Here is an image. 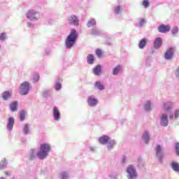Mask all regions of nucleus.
Segmentation results:
<instances>
[{
    "label": "nucleus",
    "instance_id": "obj_1",
    "mask_svg": "<svg viewBox=\"0 0 179 179\" xmlns=\"http://www.w3.org/2000/svg\"><path fill=\"white\" fill-rule=\"evenodd\" d=\"M78 32H76V29H71L70 34L67 36L66 39V45L67 48H71L75 45V43L76 42V39L78 38Z\"/></svg>",
    "mask_w": 179,
    "mask_h": 179
},
{
    "label": "nucleus",
    "instance_id": "obj_2",
    "mask_svg": "<svg viewBox=\"0 0 179 179\" xmlns=\"http://www.w3.org/2000/svg\"><path fill=\"white\" fill-rule=\"evenodd\" d=\"M51 150V147L50 144L43 143L40 146V150L38 152V157L43 160L45 159L46 156H48V152Z\"/></svg>",
    "mask_w": 179,
    "mask_h": 179
},
{
    "label": "nucleus",
    "instance_id": "obj_3",
    "mask_svg": "<svg viewBox=\"0 0 179 179\" xmlns=\"http://www.w3.org/2000/svg\"><path fill=\"white\" fill-rule=\"evenodd\" d=\"M99 143H101V145H106V143H108V149H109V150L113 149L114 145H115L114 140H111L108 136H103L100 137Z\"/></svg>",
    "mask_w": 179,
    "mask_h": 179
},
{
    "label": "nucleus",
    "instance_id": "obj_4",
    "mask_svg": "<svg viewBox=\"0 0 179 179\" xmlns=\"http://www.w3.org/2000/svg\"><path fill=\"white\" fill-rule=\"evenodd\" d=\"M30 89V85L27 81L22 83L20 86V94L22 96H26L29 93Z\"/></svg>",
    "mask_w": 179,
    "mask_h": 179
},
{
    "label": "nucleus",
    "instance_id": "obj_5",
    "mask_svg": "<svg viewBox=\"0 0 179 179\" xmlns=\"http://www.w3.org/2000/svg\"><path fill=\"white\" fill-rule=\"evenodd\" d=\"M127 173H128L129 179L136 178V171L135 170L134 166L129 165L127 167Z\"/></svg>",
    "mask_w": 179,
    "mask_h": 179
},
{
    "label": "nucleus",
    "instance_id": "obj_6",
    "mask_svg": "<svg viewBox=\"0 0 179 179\" xmlns=\"http://www.w3.org/2000/svg\"><path fill=\"white\" fill-rule=\"evenodd\" d=\"M174 51H176V49H174V48H169L165 52V59H171V58H173L174 55Z\"/></svg>",
    "mask_w": 179,
    "mask_h": 179
},
{
    "label": "nucleus",
    "instance_id": "obj_7",
    "mask_svg": "<svg viewBox=\"0 0 179 179\" xmlns=\"http://www.w3.org/2000/svg\"><path fill=\"white\" fill-rule=\"evenodd\" d=\"M171 30V27H170V25H164V24H161L158 27V31L159 33H167Z\"/></svg>",
    "mask_w": 179,
    "mask_h": 179
},
{
    "label": "nucleus",
    "instance_id": "obj_8",
    "mask_svg": "<svg viewBox=\"0 0 179 179\" xmlns=\"http://www.w3.org/2000/svg\"><path fill=\"white\" fill-rule=\"evenodd\" d=\"M37 12L34 11V10H31L27 14V17L31 20H33L34 19L37 20Z\"/></svg>",
    "mask_w": 179,
    "mask_h": 179
},
{
    "label": "nucleus",
    "instance_id": "obj_9",
    "mask_svg": "<svg viewBox=\"0 0 179 179\" xmlns=\"http://www.w3.org/2000/svg\"><path fill=\"white\" fill-rule=\"evenodd\" d=\"M69 22L70 24H74V26H79V20L76 18V15H71L69 18Z\"/></svg>",
    "mask_w": 179,
    "mask_h": 179
},
{
    "label": "nucleus",
    "instance_id": "obj_10",
    "mask_svg": "<svg viewBox=\"0 0 179 179\" xmlns=\"http://www.w3.org/2000/svg\"><path fill=\"white\" fill-rule=\"evenodd\" d=\"M161 125H162V127H167V125H169V119L167 118V115L163 114L162 115Z\"/></svg>",
    "mask_w": 179,
    "mask_h": 179
},
{
    "label": "nucleus",
    "instance_id": "obj_11",
    "mask_svg": "<svg viewBox=\"0 0 179 179\" xmlns=\"http://www.w3.org/2000/svg\"><path fill=\"white\" fill-rule=\"evenodd\" d=\"M61 113H59V110L57 107L53 108V117L56 121L59 120V117Z\"/></svg>",
    "mask_w": 179,
    "mask_h": 179
},
{
    "label": "nucleus",
    "instance_id": "obj_12",
    "mask_svg": "<svg viewBox=\"0 0 179 179\" xmlns=\"http://www.w3.org/2000/svg\"><path fill=\"white\" fill-rule=\"evenodd\" d=\"M15 124V119L13 117L8 118L7 128L9 131H12L13 129V125Z\"/></svg>",
    "mask_w": 179,
    "mask_h": 179
},
{
    "label": "nucleus",
    "instance_id": "obj_13",
    "mask_svg": "<svg viewBox=\"0 0 179 179\" xmlns=\"http://www.w3.org/2000/svg\"><path fill=\"white\" fill-rule=\"evenodd\" d=\"M97 103H98L97 99H96L93 96L88 97V104L89 106H91V107H94V106H96Z\"/></svg>",
    "mask_w": 179,
    "mask_h": 179
},
{
    "label": "nucleus",
    "instance_id": "obj_14",
    "mask_svg": "<svg viewBox=\"0 0 179 179\" xmlns=\"http://www.w3.org/2000/svg\"><path fill=\"white\" fill-rule=\"evenodd\" d=\"M155 48H160L162 47V38H157L154 42Z\"/></svg>",
    "mask_w": 179,
    "mask_h": 179
},
{
    "label": "nucleus",
    "instance_id": "obj_15",
    "mask_svg": "<svg viewBox=\"0 0 179 179\" xmlns=\"http://www.w3.org/2000/svg\"><path fill=\"white\" fill-rule=\"evenodd\" d=\"M148 44V42L146 41L145 38H143L140 41L139 43H138V47L141 49H143L146 47Z\"/></svg>",
    "mask_w": 179,
    "mask_h": 179
},
{
    "label": "nucleus",
    "instance_id": "obj_16",
    "mask_svg": "<svg viewBox=\"0 0 179 179\" xmlns=\"http://www.w3.org/2000/svg\"><path fill=\"white\" fill-rule=\"evenodd\" d=\"M8 166V161H6V158H3L1 162H0V170H3L5 167Z\"/></svg>",
    "mask_w": 179,
    "mask_h": 179
},
{
    "label": "nucleus",
    "instance_id": "obj_17",
    "mask_svg": "<svg viewBox=\"0 0 179 179\" xmlns=\"http://www.w3.org/2000/svg\"><path fill=\"white\" fill-rule=\"evenodd\" d=\"M94 75H96V76L100 75V73H101V66L97 65L96 66H95L94 69Z\"/></svg>",
    "mask_w": 179,
    "mask_h": 179
},
{
    "label": "nucleus",
    "instance_id": "obj_18",
    "mask_svg": "<svg viewBox=\"0 0 179 179\" xmlns=\"http://www.w3.org/2000/svg\"><path fill=\"white\" fill-rule=\"evenodd\" d=\"M171 167L174 171H176V172L179 171V164L178 163H177L176 162H173L171 163Z\"/></svg>",
    "mask_w": 179,
    "mask_h": 179
},
{
    "label": "nucleus",
    "instance_id": "obj_19",
    "mask_svg": "<svg viewBox=\"0 0 179 179\" xmlns=\"http://www.w3.org/2000/svg\"><path fill=\"white\" fill-rule=\"evenodd\" d=\"M87 61L89 64H92L94 62V56L92 54H90L87 57Z\"/></svg>",
    "mask_w": 179,
    "mask_h": 179
},
{
    "label": "nucleus",
    "instance_id": "obj_20",
    "mask_svg": "<svg viewBox=\"0 0 179 179\" xmlns=\"http://www.w3.org/2000/svg\"><path fill=\"white\" fill-rule=\"evenodd\" d=\"M95 87L96 89H99V90H104V85H103V84H101V83L97 81L95 83Z\"/></svg>",
    "mask_w": 179,
    "mask_h": 179
},
{
    "label": "nucleus",
    "instance_id": "obj_21",
    "mask_svg": "<svg viewBox=\"0 0 179 179\" xmlns=\"http://www.w3.org/2000/svg\"><path fill=\"white\" fill-rule=\"evenodd\" d=\"M122 69V67L120 65L117 66L116 67L114 68L113 71V75H117L120 71Z\"/></svg>",
    "mask_w": 179,
    "mask_h": 179
},
{
    "label": "nucleus",
    "instance_id": "obj_22",
    "mask_svg": "<svg viewBox=\"0 0 179 179\" xmlns=\"http://www.w3.org/2000/svg\"><path fill=\"white\" fill-rule=\"evenodd\" d=\"M164 111H170L171 110V103H166L164 104Z\"/></svg>",
    "mask_w": 179,
    "mask_h": 179
},
{
    "label": "nucleus",
    "instance_id": "obj_23",
    "mask_svg": "<svg viewBox=\"0 0 179 179\" xmlns=\"http://www.w3.org/2000/svg\"><path fill=\"white\" fill-rule=\"evenodd\" d=\"M10 107L12 111H16V110H17V102H13V103L10 104Z\"/></svg>",
    "mask_w": 179,
    "mask_h": 179
},
{
    "label": "nucleus",
    "instance_id": "obj_24",
    "mask_svg": "<svg viewBox=\"0 0 179 179\" xmlns=\"http://www.w3.org/2000/svg\"><path fill=\"white\" fill-rule=\"evenodd\" d=\"M2 97L3 100H8L10 97V92L6 91L3 93Z\"/></svg>",
    "mask_w": 179,
    "mask_h": 179
},
{
    "label": "nucleus",
    "instance_id": "obj_25",
    "mask_svg": "<svg viewBox=\"0 0 179 179\" xmlns=\"http://www.w3.org/2000/svg\"><path fill=\"white\" fill-rule=\"evenodd\" d=\"M87 27H93V26H96V20H94V19H91L87 24Z\"/></svg>",
    "mask_w": 179,
    "mask_h": 179
},
{
    "label": "nucleus",
    "instance_id": "obj_26",
    "mask_svg": "<svg viewBox=\"0 0 179 179\" xmlns=\"http://www.w3.org/2000/svg\"><path fill=\"white\" fill-rule=\"evenodd\" d=\"M143 138L144 141H145V143H148L149 142V133L145 131L144 134L143 135Z\"/></svg>",
    "mask_w": 179,
    "mask_h": 179
},
{
    "label": "nucleus",
    "instance_id": "obj_27",
    "mask_svg": "<svg viewBox=\"0 0 179 179\" xmlns=\"http://www.w3.org/2000/svg\"><path fill=\"white\" fill-rule=\"evenodd\" d=\"M96 55L99 58H101L103 57V51H101V49H96Z\"/></svg>",
    "mask_w": 179,
    "mask_h": 179
},
{
    "label": "nucleus",
    "instance_id": "obj_28",
    "mask_svg": "<svg viewBox=\"0 0 179 179\" xmlns=\"http://www.w3.org/2000/svg\"><path fill=\"white\" fill-rule=\"evenodd\" d=\"M33 79L34 82H38V80H40V75H38V73H35L33 76Z\"/></svg>",
    "mask_w": 179,
    "mask_h": 179
},
{
    "label": "nucleus",
    "instance_id": "obj_29",
    "mask_svg": "<svg viewBox=\"0 0 179 179\" xmlns=\"http://www.w3.org/2000/svg\"><path fill=\"white\" fill-rule=\"evenodd\" d=\"M142 5L144 6V8H148V6L150 5V3H149V0H144L142 2Z\"/></svg>",
    "mask_w": 179,
    "mask_h": 179
},
{
    "label": "nucleus",
    "instance_id": "obj_30",
    "mask_svg": "<svg viewBox=\"0 0 179 179\" xmlns=\"http://www.w3.org/2000/svg\"><path fill=\"white\" fill-rule=\"evenodd\" d=\"M20 120L21 121H24V118H25V113L23 110H22L20 113Z\"/></svg>",
    "mask_w": 179,
    "mask_h": 179
},
{
    "label": "nucleus",
    "instance_id": "obj_31",
    "mask_svg": "<svg viewBox=\"0 0 179 179\" xmlns=\"http://www.w3.org/2000/svg\"><path fill=\"white\" fill-rule=\"evenodd\" d=\"M61 178L62 179H68L69 178V176H68V174L66 173V172H63L61 174Z\"/></svg>",
    "mask_w": 179,
    "mask_h": 179
},
{
    "label": "nucleus",
    "instance_id": "obj_32",
    "mask_svg": "<svg viewBox=\"0 0 179 179\" xmlns=\"http://www.w3.org/2000/svg\"><path fill=\"white\" fill-rule=\"evenodd\" d=\"M171 33L172 34H177V33H178V27H173L171 31Z\"/></svg>",
    "mask_w": 179,
    "mask_h": 179
},
{
    "label": "nucleus",
    "instance_id": "obj_33",
    "mask_svg": "<svg viewBox=\"0 0 179 179\" xmlns=\"http://www.w3.org/2000/svg\"><path fill=\"white\" fill-rule=\"evenodd\" d=\"M6 38V34H5V33H1V34H0V40L1 41H3V40H5Z\"/></svg>",
    "mask_w": 179,
    "mask_h": 179
},
{
    "label": "nucleus",
    "instance_id": "obj_34",
    "mask_svg": "<svg viewBox=\"0 0 179 179\" xmlns=\"http://www.w3.org/2000/svg\"><path fill=\"white\" fill-rule=\"evenodd\" d=\"M29 133V124H25L24 127V134L27 135Z\"/></svg>",
    "mask_w": 179,
    "mask_h": 179
},
{
    "label": "nucleus",
    "instance_id": "obj_35",
    "mask_svg": "<svg viewBox=\"0 0 179 179\" xmlns=\"http://www.w3.org/2000/svg\"><path fill=\"white\" fill-rule=\"evenodd\" d=\"M145 110H150V101L147 102V103L144 106Z\"/></svg>",
    "mask_w": 179,
    "mask_h": 179
},
{
    "label": "nucleus",
    "instance_id": "obj_36",
    "mask_svg": "<svg viewBox=\"0 0 179 179\" xmlns=\"http://www.w3.org/2000/svg\"><path fill=\"white\" fill-rule=\"evenodd\" d=\"M120 10H121V6H118L115 8V13L118 14L120 13Z\"/></svg>",
    "mask_w": 179,
    "mask_h": 179
},
{
    "label": "nucleus",
    "instance_id": "obj_37",
    "mask_svg": "<svg viewBox=\"0 0 179 179\" xmlns=\"http://www.w3.org/2000/svg\"><path fill=\"white\" fill-rule=\"evenodd\" d=\"M176 150L177 156H179V143H176Z\"/></svg>",
    "mask_w": 179,
    "mask_h": 179
},
{
    "label": "nucleus",
    "instance_id": "obj_38",
    "mask_svg": "<svg viewBox=\"0 0 179 179\" xmlns=\"http://www.w3.org/2000/svg\"><path fill=\"white\" fill-rule=\"evenodd\" d=\"M156 152H157V155H159V153H162V147H160V145L157 146Z\"/></svg>",
    "mask_w": 179,
    "mask_h": 179
},
{
    "label": "nucleus",
    "instance_id": "obj_39",
    "mask_svg": "<svg viewBox=\"0 0 179 179\" xmlns=\"http://www.w3.org/2000/svg\"><path fill=\"white\" fill-rule=\"evenodd\" d=\"M175 118L177 119L179 117V110L177 109L174 112Z\"/></svg>",
    "mask_w": 179,
    "mask_h": 179
},
{
    "label": "nucleus",
    "instance_id": "obj_40",
    "mask_svg": "<svg viewBox=\"0 0 179 179\" xmlns=\"http://www.w3.org/2000/svg\"><path fill=\"white\" fill-rule=\"evenodd\" d=\"M36 156V151L34 150H31V155H30V159H33V158Z\"/></svg>",
    "mask_w": 179,
    "mask_h": 179
},
{
    "label": "nucleus",
    "instance_id": "obj_41",
    "mask_svg": "<svg viewBox=\"0 0 179 179\" xmlns=\"http://www.w3.org/2000/svg\"><path fill=\"white\" fill-rule=\"evenodd\" d=\"M145 23H146V20H145V19H141V20H140L139 24H140V26H143V24H144Z\"/></svg>",
    "mask_w": 179,
    "mask_h": 179
},
{
    "label": "nucleus",
    "instance_id": "obj_42",
    "mask_svg": "<svg viewBox=\"0 0 179 179\" xmlns=\"http://www.w3.org/2000/svg\"><path fill=\"white\" fill-rule=\"evenodd\" d=\"M61 83H57L55 85L56 90H59L61 89Z\"/></svg>",
    "mask_w": 179,
    "mask_h": 179
},
{
    "label": "nucleus",
    "instance_id": "obj_43",
    "mask_svg": "<svg viewBox=\"0 0 179 179\" xmlns=\"http://www.w3.org/2000/svg\"><path fill=\"white\" fill-rule=\"evenodd\" d=\"M173 117H174V114L172 113L169 115V118H171V120H173Z\"/></svg>",
    "mask_w": 179,
    "mask_h": 179
},
{
    "label": "nucleus",
    "instance_id": "obj_44",
    "mask_svg": "<svg viewBox=\"0 0 179 179\" xmlns=\"http://www.w3.org/2000/svg\"><path fill=\"white\" fill-rule=\"evenodd\" d=\"M4 173L6 174V176H10V174L8 171H5Z\"/></svg>",
    "mask_w": 179,
    "mask_h": 179
},
{
    "label": "nucleus",
    "instance_id": "obj_45",
    "mask_svg": "<svg viewBox=\"0 0 179 179\" xmlns=\"http://www.w3.org/2000/svg\"><path fill=\"white\" fill-rule=\"evenodd\" d=\"M0 179H5L4 178H0Z\"/></svg>",
    "mask_w": 179,
    "mask_h": 179
},
{
    "label": "nucleus",
    "instance_id": "obj_46",
    "mask_svg": "<svg viewBox=\"0 0 179 179\" xmlns=\"http://www.w3.org/2000/svg\"><path fill=\"white\" fill-rule=\"evenodd\" d=\"M0 48H1V45H0Z\"/></svg>",
    "mask_w": 179,
    "mask_h": 179
}]
</instances>
